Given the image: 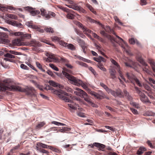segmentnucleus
<instances>
[{"mask_svg":"<svg viewBox=\"0 0 155 155\" xmlns=\"http://www.w3.org/2000/svg\"><path fill=\"white\" fill-rule=\"evenodd\" d=\"M105 30L106 31L109 33H112L114 35H115V33L114 30L111 29L109 26H107L105 28Z\"/></svg>","mask_w":155,"mask_h":155,"instance_id":"c85d7f7f","label":"nucleus"},{"mask_svg":"<svg viewBox=\"0 0 155 155\" xmlns=\"http://www.w3.org/2000/svg\"><path fill=\"white\" fill-rule=\"evenodd\" d=\"M8 36V35L5 33H0V38L2 42H8V40L7 39Z\"/></svg>","mask_w":155,"mask_h":155,"instance_id":"f3484780","label":"nucleus"},{"mask_svg":"<svg viewBox=\"0 0 155 155\" xmlns=\"http://www.w3.org/2000/svg\"><path fill=\"white\" fill-rule=\"evenodd\" d=\"M114 18L115 21H117L118 22V23L120 24L121 25H123V23L121 22L120 21V20L116 16H114Z\"/></svg>","mask_w":155,"mask_h":155,"instance_id":"6e6d98bb","label":"nucleus"},{"mask_svg":"<svg viewBox=\"0 0 155 155\" xmlns=\"http://www.w3.org/2000/svg\"><path fill=\"white\" fill-rule=\"evenodd\" d=\"M66 47L68 49H70L72 50H74L75 49V46L72 44H67Z\"/></svg>","mask_w":155,"mask_h":155,"instance_id":"ea45409f","label":"nucleus"},{"mask_svg":"<svg viewBox=\"0 0 155 155\" xmlns=\"http://www.w3.org/2000/svg\"><path fill=\"white\" fill-rule=\"evenodd\" d=\"M130 109H131V111L134 114H138L137 111L136 110H135V109H134V108H131Z\"/></svg>","mask_w":155,"mask_h":155,"instance_id":"338daca9","label":"nucleus"},{"mask_svg":"<svg viewBox=\"0 0 155 155\" xmlns=\"http://www.w3.org/2000/svg\"><path fill=\"white\" fill-rule=\"evenodd\" d=\"M21 53L18 52L17 51H13L10 50L9 51V53H7L4 55V56L5 58H4L5 60L9 61L11 62H14V60L12 58L17 59L18 57L16 56L13 55H20Z\"/></svg>","mask_w":155,"mask_h":155,"instance_id":"0eeeda50","label":"nucleus"},{"mask_svg":"<svg viewBox=\"0 0 155 155\" xmlns=\"http://www.w3.org/2000/svg\"><path fill=\"white\" fill-rule=\"evenodd\" d=\"M6 90L24 92L25 90L19 86L12 85L8 80H6L0 81V91H5Z\"/></svg>","mask_w":155,"mask_h":155,"instance_id":"f257e3e1","label":"nucleus"},{"mask_svg":"<svg viewBox=\"0 0 155 155\" xmlns=\"http://www.w3.org/2000/svg\"><path fill=\"white\" fill-rule=\"evenodd\" d=\"M138 61L143 65V71L148 74H150V68L143 60L141 57H140L138 58Z\"/></svg>","mask_w":155,"mask_h":155,"instance_id":"1a4fd4ad","label":"nucleus"},{"mask_svg":"<svg viewBox=\"0 0 155 155\" xmlns=\"http://www.w3.org/2000/svg\"><path fill=\"white\" fill-rule=\"evenodd\" d=\"M77 91H74V94L81 97L84 98V100L92 107H97V105L92 101L89 97L86 92L79 88H77Z\"/></svg>","mask_w":155,"mask_h":155,"instance_id":"20e7f679","label":"nucleus"},{"mask_svg":"<svg viewBox=\"0 0 155 155\" xmlns=\"http://www.w3.org/2000/svg\"><path fill=\"white\" fill-rule=\"evenodd\" d=\"M66 10V12L67 13L66 17L69 19H73L74 18L75 16L78 14L75 13L74 11L68 8Z\"/></svg>","mask_w":155,"mask_h":155,"instance_id":"f8f14e48","label":"nucleus"},{"mask_svg":"<svg viewBox=\"0 0 155 155\" xmlns=\"http://www.w3.org/2000/svg\"><path fill=\"white\" fill-rule=\"evenodd\" d=\"M48 83L50 85L54 87H59V85H61L60 84H58V83L52 81H50Z\"/></svg>","mask_w":155,"mask_h":155,"instance_id":"e433bc0d","label":"nucleus"},{"mask_svg":"<svg viewBox=\"0 0 155 155\" xmlns=\"http://www.w3.org/2000/svg\"><path fill=\"white\" fill-rule=\"evenodd\" d=\"M59 87L60 89H64L65 91L69 92H70L73 93L74 91L72 90L71 88L67 86L64 87L62 85H59Z\"/></svg>","mask_w":155,"mask_h":155,"instance_id":"412c9836","label":"nucleus"},{"mask_svg":"<svg viewBox=\"0 0 155 155\" xmlns=\"http://www.w3.org/2000/svg\"><path fill=\"white\" fill-rule=\"evenodd\" d=\"M45 30L47 32H51L53 33L54 32V31L53 29L51 28H45Z\"/></svg>","mask_w":155,"mask_h":155,"instance_id":"a18cd8bd","label":"nucleus"},{"mask_svg":"<svg viewBox=\"0 0 155 155\" xmlns=\"http://www.w3.org/2000/svg\"><path fill=\"white\" fill-rule=\"evenodd\" d=\"M107 92L108 94L110 93L112 95L115 97L118 96L120 97H124L123 93L120 89L117 90L115 91L110 89H109V90H108Z\"/></svg>","mask_w":155,"mask_h":155,"instance_id":"9d476101","label":"nucleus"},{"mask_svg":"<svg viewBox=\"0 0 155 155\" xmlns=\"http://www.w3.org/2000/svg\"><path fill=\"white\" fill-rule=\"evenodd\" d=\"M147 150L146 148L143 147H140L138 150L137 151V154L138 155L142 154L144 151H146Z\"/></svg>","mask_w":155,"mask_h":155,"instance_id":"a878e982","label":"nucleus"},{"mask_svg":"<svg viewBox=\"0 0 155 155\" xmlns=\"http://www.w3.org/2000/svg\"><path fill=\"white\" fill-rule=\"evenodd\" d=\"M147 4L146 0H141L140 4L141 5H146Z\"/></svg>","mask_w":155,"mask_h":155,"instance_id":"0e129e2a","label":"nucleus"},{"mask_svg":"<svg viewBox=\"0 0 155 155\" xmlns=\"http://www.w3.org/2000/svg\"><path fill=\"white\" fill-rule=\"evenodd\" d=\"M36 64L37 67L43 72H45V70L43 69L42 68V65L39 62H36Z\"/></svg>","mask_w":155,"mask_h":155,"instance_id":"4c0bfd02","label":"nucleus"},{"mask_svg":"<svg viewBox=\"0 0 155 155\" xmlns=\"http://www.w3.org/2000/svg\"><path fill=\"white\" fill-rule=\"evenodd\" d=\"M24 8L26 10H28L33 16L38 14L40 13V12L39 10H34L33 8L29 6L25 7Z\"/></svg>","mask_w":155,"mask_h":155,"instance_id":"2eb2a0df","label":"nucleus"},{"mask_svg":"<svg viewBox=\"0 0 155 155\" xmlns=\"http://www.w3.org/2000/svg\"><path fill=\"white\" fill-rule=\"evenodd\" d=\"M55 14L54 12L48 11V12L47 15L46 16V19H48L50 18L54 17L55 16Z\"/></svg>","mask_w":155,"mask_h":155,"instance_id":"b1692460","label":"nucleus"},{"mask_svg":"<svg viewBox=\"0 0 155 155\" xmlns=\"http://www.w3.org/2000/svg\"><path fill=\"white\" fill-rule=\"evenodd\" d=\"M47 73L51 76L53 77L54 76L52 72L50 70H48L47 71Z\"/></svg>","mask_w":155,"mask_h":155,"instance_id":"774afa93","label":"nucleus"},{"mask_svg":"<svg viewBox=\"0 0 155 155\" xmlns=\"http://www.w3.org/2000/svg\"><path fill=\"white\" fill-rule=\"evenodd\" d=\"M65 126H66V127H62L64 132H65L67 131H70L71 130L70 128L67 127L66 125Z\"/></svg>","mask_w":155,"mask_h":155,"instance_id":"bf43d9fd","label":"nucleus"},{"mask_svg":"<svg viewBox=\"0 0 155 155\" xmlns=\"http://www.w3.org/2000/svg\"><path fill=\"white\" fill-rule=\"evenodd\" d=\"M48 148L53 151L56 152L57 153H59L61 152V150L59 149L52 146H48Z\"/></svg>","mask_w":155,"mask_h":155,"instance_id":"7c9ffc66","label":"nucleus"},{"mask_svg":"<svg viewBox=\"0 0 155 155\" xmlns=\"http://www.w3.org/2000/svg\"><path fill=\"white\" fill-rule=\"evenodd\" d=\"M7 21L8 23L9 24L18 28L22 27V25L17 21L10 20H7Z\"/></svg>","mask_w":155,"mask_h":155,"instance_id":"dca6fc26","label":"nucleus"},{"mask_svg":"<svg viewBox=\"0 0 155 155\" xmlns=\"http://www.w3.org/2000/svg\"><path fill=\"white\" fill-rule=\"evenodd\" d=\"M37 146L36 147H39V148H41L42 147L44 148H48V146H51L48 145L41 143H37Z\"/></svg>","mask_w":155,"mask_h":155,"instance_id":"c756f323","label":"nucleus"},{"mask_svg":"<svg viewBox=\"0 0 155 155\" xmlns=\"http://www.w3.org/2000/svg\"><path fill=\"white\" fill-rule=\"evenodd\" d=\"M68 106L71 108V109H74V110H76L77 109V107L75 105H74L73 104H68Z\"/></svg>","mask_w":155,"mask_h":155,"instance_id":"3c124183","label":"nucleus"},{"mask_svg":"<svg viewBox=\"0 0 155 155\" xmlns=\"http://www.w3.org/2000/svg\"><path fill=\"white\" fill-rule=\"evenodd\" d=\"M140 100L143 103H151L148 98L146 96H145L143 98H140Z\"/></svg>","mask_w":155,"mask_h":155,"instance_id":"f704fd0d","label":"nucleus"},{"mask_svg":"<svg viewBox=\"0 0 155 155\" xmlns=\"http://www.w3.org/2000/svg\"><path fill=\"white\" fill-rule=\"evenodd\" d=\"M88 68L89 70H90L91 72L94 74V75L95 76H96L97 75V74L96 72L93 69V68L92 67H89Z\"/></svg>","mask_w":155,"mask_h":155,"instance_id":"c03bdc74","label":"nucleus"},{"mask_svg":"<svg viewBox=\"0 0 155 155\" xmlns=\"http://www.w3.org/2000/svg\"><path fill=\"white\" fill-rule=\"evenodd\" d=\"M30 44L33 47L35 46H41V45L40 43L38 41L35 40L31 41L30 42Z\"/></svg>","mask_w":155,"mask_h":155,"instance_id":"393cba45","label":"nucleus"},{"mask_svg":"<svg viewBox=\"0 0 155 155\" xmlns=\"http://www.w3.org/2000/svg\"><path fill=\"white\" fill-rule=\"evenodd\" d=\"M83 32L88 37L90 36V35H89V34L91 33L92 32H93L92 31L89 29L87 28H86V27L83 28Z\"/></svg>","mask_w":155,"mask_h":155,"instance_id":"bb28decb","label":"nucleus"},{"mask_svg":"<svg viewBox=\"0 0 155 155\" xmlns=\"http://www.w3.org/2000/svg\"><path fill=\"white\" fill-rule=\"evenodd\" d=\"M60 38L57 36H53L51 37V39L53 41H58L60 40Z\"/></svg>","mask_w":155,"mask_h":155,"instance_id":"603ef678","label":"nucleus"},{"mask_svg":"<svg viewBox=\"0 0 155 155\" xmlns=\"http://www.w3.org/2000/svg\"><path fill=\"white\" fill-rule=\"evenodd\" d=\"M27 90H28V92L29 94H31L33 95L34 96L36 97V95L35 94L36 91L34 88L31 87H30L27 88Z\"/></svg>","mask_w":155,"mask_h":155,"instance_id":"6ab92c4d","label":"nucleus"},{"mask_svg":"<svg viewBox=\"0 0 155 155\" xmlns=\"http://www.w3.org/2000/svg\"><path fill=\"white\" fill-rule=\"evenodd\" d=\"M116 37L118 38V40H117V38H114L113 40L114 41L116 42L117 43H118L120 45L122 48L124 49V51L128 54L130 55L131 54L129 50V47L127 43L125 42L119 36L116 35H115Z\"/></svg>","mask_w":155,"mask_h":155,"instance_id":"423d86ee","label":"nucleus"},{"mask_svg":"<svg viewBox=\"0 0 155 155\" xmlns=\"http://www.w3.org/2000/svg\"><path fill=\"white\" fill-rule=\"evenodd\" d=\"M109 73H110V76L111 78L114 79L116 78V72L114 69H110Z\"/></svg>","mask_w":155,"mask_h":155,"instance_id":"4be33fe9","label":"nucleus"},{"mask_svg":"<svg viewBox=\"0 0 155 155\" xmlns=\"http://www.w3.org/2000/svg\"><path fill=\"white\" fill-rule=\"evenodd\" d=\"M75 57L76 58L79 59H80L81 60H82L83 61H85V62H88V63H90V61H91L90 60H87L86 59H85V58H84L81 57L79 56H78V55H75Z\"/></svg>","mask_w":155,"mask_h":155,"instance_id":"c9c22d12","label":"nucleus"},{"mask_svg":"<svg viewBox=\"0 0 155 155\" xmlns=\"http://www.w3.org/2000/svg\"><path fill=\"white\" fill-rule=\"evenodd\" d=\"M63 73L69 80L72 82V84L78 86L81 85L84 89L88 91V92L90 94L91 91L88 88L86 84L83 83L82 81L75 78L65 71H64Z\"/></svg>","mask_w":155,"mask_h":155,"instance_id":"f03ea898","label":"nucleus"},{"mask_svg":"<svg viewBox=\"0 0 155 155\" xmlns=\"http://www.w3.org/2000/svg\"><path fill=\"white\" fill-rule=\"evenodd\" d=\"M36 149L41 153L47 154H48V152L47 151L41 148H39V147H36Z\"/></svg>","mask_w":155,"mask_h":155,"instance_id":"58836bf2","label":"nucleus"},{"mask_svg":"<svg viewBox=\"0 0 155 155\" xmlns=\"http://www.w3.org/2000/svg\"><path fill=\"white\" fill-rule=\"evenodd\" d=\"M130 104L136 108H138L140 107L139 104L136 102H131Z\"/></svg>","mask_w":155,"mask_h":155,"instance_id":"49530a36","label":"nucleus"},{"mask_svg":"<svg viewBox=\"0 0 155 155\" xmlns=\"http://www.w3.org/2000/svg\"><path fill=\"white\" fill-rule=\"evenodd\" d=\"M51 124H55V125H58V126H59V125H62V126H64V125H66L64 124H63V123H60V122H57V121H53L51 122Z\"/></svg>","mask_w":155,"mask_h":155,"instance_id":"de8ad7c7","label":"nucleus"},{"mask_svg":"<svg viewBox=\"0 0 155 155\" xmlns=\"http://www.w3.org/2000/svg\"><path fill=\"white\" fill-rule=\"evenodd\" d=\"M57 7L58 8L61 9L64 12H66V10H67V9H68V8H64L63 7L60 5H57Z\"/></svg>","mask_w":155,"mask_h":155,"instance_id":"864d4df0","label":"nucleus"},{"mask_svg":"<svg viewBox=\"0 0 155 155\" xmlns=\"http://www.w3.org/2000/svg\"><path fill=\"white\" fill-rule=\"evenodd\" d=\"M97 66L100 69L104 71H107L106 69L104 67L103 65L101 62L98 63Z\"/></svg>","mask_w":155,"mask_h":155,"instance_id":"72a5a7b5","label":"nucleus"},{"mask_svg":"<svg viewBox=\"0 0 155 155\" xmlns=\"http://www.w3.org/2000/svg\"><path fill=\"white\" fill-rule=\"evenodd\" d=\"M76 39L77 41L78 42V43H79V45L81 46V47L85 45H86V44L83 40L79 38H77Z\"/></svg>","mask_w":155,"mask_h":155,"instance_id":"cd10ccee","label":"nucleus"},{"mask_svg":"<svg viewBox=\"0 0 155 155\" xmlns=\"http://www.w3.org/2000/svg\"><path fill=\"white\" fill-rule=\"evenodd\" d=\"M110 61L118 69V72L119 74V76L121 78L124 80V81H126V79L124 78L122 73V72L120 70V67L118 63L114 59L111 58L110 59Z\"/></svg>","mask_w":155,"mask_h":155,"instance_id":"9b49d317","label":"nucleus"},{"mask_svg":"<svg viewBox=\"0 0 155 155\" xmlns=\"http://www.w3.org/2000/svg\"><path fill=\"white\" fill-rule=\"evenodd\" d=\"M14 35L15 36H21L20 38L15 39L13 41V43L15 45L18 46L25 45V44L23 42L24 39L25 38L30 39L31 37V34H24L23 33L21 32H15Z\"/></svg>","mask_w":155,"mask_h":155,"instance_id":"7ed1b4c3","label":"nucleus"},{"mask_svg":"<svg viewBox=\"0 0 155 155\" xmlns=\"http://www.w3.org/2000/svg\"><path fill=\"white\" fill-rule=\"evenodd\" d=\"M54 94L57 95L58 97L64 101L66 102H72V97L71 94H69L63 91L62 90H55Z\"/></svg>","mask_w":155,"mask_h":155,"instance_id":"39448f33","label":"nucleus"},{"mask_svg":"<svg viewBox=\"0 0 155 155\" xmlns=\"http://www.w3.org/2000/svg\"><path fill=\"white\" fill-rule=\"evenodd\" d=\"M143 86L148 91H150L151 90L150 87L147 84H143Z\"/></svg>","mask_w":155,"mask_h":155,"instance_id":"13d9d810","label":"nucleus"},{"mask_svg":"<svg viewBox=\"0 0 155 155\" xmlns=\"http://www.w3.org/2000/svg\"><path fill=\"white\" fill-rule=\"evenodd\" d=\"M95 147L98 148V150L104 151L106 147L105 145L98 143H95Z\"/></svg>","mask_w":155,"mask_h":155,"instance_id":"a211bd4d","label":"nucleus"},{"mask_svg":"<svg viewBox=\"0 0 155 155\" xmlns=\"http://www.w3.org/2000/svg\"><path fill=\"white\" fill-rule=\"evenodd\" d=\"M68 7L72 8L73 9L77 10L80 12L83 13H86V11L84 9L82 8L80 6H78L77 5H66Z\"/></svg>","mask_w":155,"mask_h":155,"instance_id":"ddd939ff","label":"nucleus"},{"mask_svg":"<svg viewBox=\"0 0 155 155\" xmlns=\"http://www.w3.org/2000/svg\"><path fill=\"white\" fill-rule=\"evenodd\" d=\"M100 84L101 86L104 89H105L106 91L107 92L109 89L107 86L103 83H100Z\"/></svg>","mask_w":155,"mask_h":155,"instance_id":"37998d69","label":"nucleus"},{"mask_svg":"<svg viewBox=\"0 0 155 155\" xmlns=\"http://www.w3.org/2000/svg\"><path fill=\"white\" fill-rule=\"evenodd\" d=\"M26 24L29 27H32L33 26V23L31 22H26Z\"/></svg>","mask_w":155,"mask_h":155,"instance_id":"69168bd1","label":"nucleus"},{"mask_svg":"<svg viewBox=\"0 0 155 155\" xmlns=\"http://www.w3.org/2000/svg\"><path fill=\"white\" fill-rule=\"evenodd\" d=\"M93 59L94 60L98 63L101 62V61H105V60L104 58L101 56H99L97 58L94 57Z\"/></svg>","mask_w":155,"mask_h":155,"instance_id":"2f4dec72","label":"nucleus"},{"mask_svg":"<svg viewBox=\"0 0 155 155\" xmlns=\"http://www.w3.org/2000/svg\"><path fill=\"white\" fill-rule=\"evenodd\" d=\"M49 65L51 68H52L54 70L57 71H59L58 68L56 66H55L54 64L50 63L49 64Z\"/></svg>","mask_w":155,"mask_h":155,"instance_id":"09e8293b","label":"nucleus"},{"mask_svg":"<svg viewBox=\"0 0 155 155\" xmlns=\"http://www.w3.org/2000/svg\"><path fill=\"white\" fill-rule=\"evenodd\" d=\"M20 67L21 68L24 69H25V70H28V68L26 65L23 64H21L20 65Z\"/></svg>","mask_w":155,"mask_h":155,"instance_id":"680f3d73","label":"nucleus"},{"mask_svg":"<svg viewBox=\"0 0 155 155\" xmlns=\"http://www.w3.org/2000/svg\"><path fill=\"white\" fill-rule=\"evenodd\" d=\"M59 43L60 45L65 47H66L68 44V43L62 41H59Z\"/></svg>","mask_w":155,"mask_h":155,"instance_id":"052dcab7","label":"nucleus"},{"mask_svg":"<svg viewBox=\"0 0 155 155\" xmlns=\"http://www.w3.org/2000/svg\"><path fill=\"white\" fill-rule=\"evenodd\" d=\"M48 58L49 59H48V60L50 62H56L58 60V58L54 54H51L50 55Z\"/></svg>","mask_w":155,"mask_h":155,"instance_id":"aec40b11","label":"nucleus"},{"mask_svg":"<svg viewBox=\"0 0 155 155\" xmlns=\"http://www.w3.org/2000/svg\"><path fill=\"white\" fill-rule=\"evenodd\" d=\"M126 76L131 83L134 84L136 83L137 85L140 87L142 86V84L133 74L127 73L126 74Z\"/></svg>","mask_w":155,"mask_h":155,"instance_id":"6e6552de","label":"nucleus"},{"mask_svg":"<svg viewBox=\"0 0 155 155\" xmlns=\"http://www.w3.org/2000/svg\"><path fill=\"white\" fill-rule=\"evenodd\" d=\"M40 11L41 13V15L43 16H45L46 18V16L47 15L46 11L44 9L41 8L40 9Z\"/></svg>","mask_w":155,"mask_h":155,"instance_id":"79ce46f5","label":"nucleus"},{"mask_svg":"<svg viewBox=\"0 0 155 155\" xmlns=\"http://www.w3.org/2000/svg\"><path fill=\"white\" fill-rule=\"evenodd\" d=\"M40 47V46H35L33 47L32 48V49L34 51H35L36 52H38L40 51V48H38Z\"/></svg>","mask_w":155,"mask_h":155,"instance_id":"5fc2aeb1","label":"nucleus"},{"mask_svg":"<svg viewBox=\"0 0 155 155\" xmlns=\"http://www.w3.org/2000/svg\"><path fill=\"white\" fill-rule=\"evenodd\" d=\"M135 41L134 38H132L129 39V42L131 44L134 45L135 43Z\"/></svg>","mask_w":155,"mask_h":155,"instance_id":"4d7b16f0","label":"nucleus"},{"mask_svg":"<svg viewBox=\"0 0 155 155\" xmlns=\"http://www.w3.org/2000/svg\"><path fill=\"white\" fill-rule=\"evenodd\" d=\"M7 17L9 18L14 19H17L18 18L17 16L12 14H8Z\"/></svg>","mask_w":155,"mask_h":155,"instance_id":"8fccbe9b","label":"nucleus"},{"mask_svg":"<svg viewBox=\"0 0 155 155\" xmlns=\"http://www.w3.org/2000/svg\"><path fill=\"white\" fill-rule=\"evenodd\" d=\"M124 93L125 96L128 100L131 101L132 100V98L131 95H129V93L127 92L126 90H124Z\"/></svg>","mask_w":155,"mask_h":155,"instance_id":"473e14b6","label":"nucleus"},{"mask_svg":"<svg viewBox=\"0 0 155 155\" xmlns=\"http://www.w3.org/2000/svg\"><path fill=\"white\" fill-rule=\"evenodd\" d=\"M135 88L137 93L140 96V98H143L146 96L145 94L143 93L142 91H140L138 87H136Z\"/></svg>","mask_w":155,"mask_h":155,"instance_id":"5701e85b","label":"nucleus"},{"mask_svg":"<svg viewBox=\"0 0 155 155\" xmlns=\"http://www.w3.org/2000/svg\"><path fill=\"white\" fill-rule=\"evenodd\" d=\"M93 36L94 38H96L98 40L101 39V38L97 34L95 33H93Z\"/></svg>","mask_w":155,"mask_h":155,"instance_id":"e2e57ef3","label":"nucleus"},{"mask_svg":"<svg viewBox=\"0 0 155 155\" xmlns=\"http://www.w3.org/2000/svg\"><path fill=\"white\" fill-rule=\"evenodd\" d=\"M45 123L44 122H40L36 126V128L40 129L43 127L45 124Z\"/></svg>","mask_w":155,"mask_h":155,"instance_id":"a19ab883","label":"nucleus"},{"mask_svg":"<svg viewBox=\"0 0 155 155\" xmlns=\"http://www.w3.org/2000/svg\"><path fill=\"white\" fill-rule=\"evenodd\" d=\"M90 94L97 99H101L103 98L104 97L105 95L103 92L101 91L99 93H97L95 92L91 91Z\"/></svg>","mask_w":155,"mask_h":155,"instance_id":"4468645a","label":"nucleus"}]
</instances>
